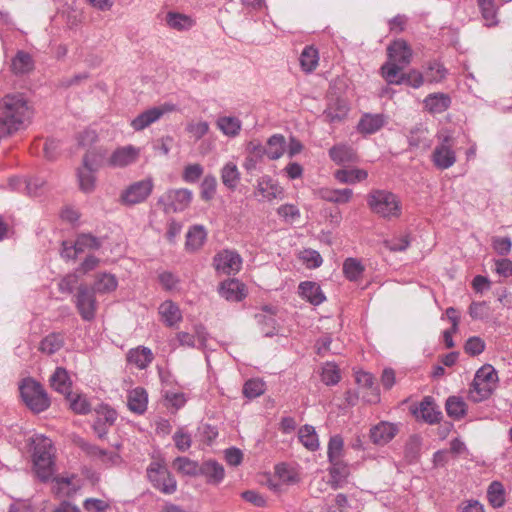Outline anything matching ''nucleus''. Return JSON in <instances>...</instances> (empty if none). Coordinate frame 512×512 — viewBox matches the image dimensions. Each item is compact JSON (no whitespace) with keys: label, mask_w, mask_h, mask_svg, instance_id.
<instances>
[{"label":"nucleus","mask_w":512,"mask_h":512,"mask_svg":"<svg viewBox=\"0 0 512 512\" xmlns=\"http://www.w3.org/2000/svg\"><path fill=\"white\" fill-rule=\"evenodd\" d=\"M33 115L26 99L21 94H9L0 101V130L5 134L24 129Z\"/></svg>","instance_id":"obj_1"},{"label":"nucleus","mask_w":512,"mask_h":512,"mask_svg":"<svg viewBox=\"0 0 512 512\" xmlns=\"http://www.w3.org/2000/svg\"><path fill=\"white\" fill-rule=\"evenodd\" d=\"M388 61L381 67V74L389 84H401L404 76L399 74L411 62L412 50L402 39L395 40L388 48Z\"/></svg>","instance_id":"obj_2"},{"label":"nucleus","mask_w":512,"mask_h":512,"mask_svg":"<svg viewBox=\"0 0 512 512\" xmlns=\"http://www.w3.org/2000/svg\"><path fill=\"white\" fill-rule=\"evenodd\" d=\"M33 446L32 460L37 477L42 481H49L55 473L54 447L52 441L37 435L31 439Z\"/></svg>","instance_id":"obj_3"},{"label":"nucleus","mask_w":512,"mask_h":512,"mask_svg":"<svg viewBox=\"0 0 512 512\" xmlns=\"http://www.w3.org/2000/svg\"><path fill=\"white\" fill-rule=\"evenodd\" d=\"M367 203L372 212L388 220L398 218L402 212L400 199L388 190L374 189L370 191L367 195Z\"/></svg>","instance_id":"obj_4"},{"label":"nucleus","mask_w":512,"mask_h":512,"mask_svg":"<svg viewBox=\"0 0 512 512\" xmlns=\"http://www.w3.org/2000/svg\"><path fill=\"white\" fill-rule=\"evenodd\" d=\"M21 397L27 407L35 413L45 411L50 399L43 386L32 378H25L19 386Z\"/></svg>","instance_id":"obj_5"},{"label":"nucleus","mask_w":512,"mask_h":512,"mask_svg":"<svg viewBox=\"0 0 512 512\" xmlns=\"http://www.w3.org/2000/svg\"><path fill=\"white\" fill-rule=\"evenodd\" d=\"M498 375L495 369L486 364L482 366L475 374L471 384L470 396L475 402L487 399L496 387Z\"/></svg>","instance_id":"obj_6"},{"label":"nucleus","mask_w":512,"mask_h":512,"mask_svg":"<svg viewBox=\"0 0 512 512\" xmlns=\"http://www.w3.org/2000/svg\"><path fill=\"white\" fill-rule=\"evenodd\" d=\"M102 156L89 151L83 158V164L77 171L79 188L85 193H91L96 187L95 172L100 167Z\"/></svg>","instance_id":"obj_7"},{"label":"nucleus","mask_w":512,"mask_h":512,"mask_svg":"<svg viewBox=\"0 0 512 512\" xmlns=\"http://www.w3.org/2000/svg\"><path fill=\"white\" fill-rule=\"evenodd\" d=\"M96 292L87 284H80L74 295V304L84 321H93L97 314L98 302Z\"/></svg>","instance_id":"obj_8"},{"label":"nucleus","mask_w":512,"mask_h":512,"mask_svg":"<svg viewBox=\"0 0 512 512\" xmlns=\"http://www.w3.org/2000/svg\"><path fill=\"white\" fill-rule=\"evenodd\" d=\"M154 182L151 177L133 182L121 193L120 199L125 205H135L144 202L152 193Z\"/></svg>","instance_id":"obj_9"},{"label":"nucleus","mask_w":512,"mask_h":512,"mask_svg":"<svg viewBox=\"0 0 512 512\" xmlns=\"http://www.w3.org/2000/svg\"><path fill=\"white\" fill-rule=\"evenodd\" d=\"M147 476L153 486L161 492L172 494L176 491V481L164 465L152 462L147 468Z\"/></svg>","instance_id":"obj_10"},{"label":"nucleus","mask_w":512,"mask_h":512,"mask_svg":"<svg viewBox=\"0 0 512 512\" xmlns=\"http://www.w3.org/2000/svg\"><path fill=\"white\" fill-rule=\"evenodd\" d=\"M193 193L186 188L170 189L160 199L166 213L181 212L189 207Z\"/></svg>","instance_id":"obj_11"},{"label":"nucleus","mask_w":512,"mask_h":512,"mask_svg":"<svg viewBox=\"0 0 512 512\" xmlns=\"http://www.w3.org/2000/svg\"><path fill=\"white\" fill-rule=\"evenodd\" d=\"M72 442L92 460H100L103 463L109 464H116L120 460V455L118 453L101 449L97 445L90 443L79 435H73Z\"/></svg>","instance_id":"obj_12"},{"label":"nucleus","mask_w":512,"mask_h":512,"mask_svg":"<svg viewBox=\"0 0 512 512\" xmlns=\"http://www.w3.org/2000/svg\"><path fill=\"white\" fill-rule=\"evenodd\" d=\"M174 110L175 106L173 104L167 103L160 106L149 108L140 113L134 119H132L130 122V126L133 128L134 131H142L150 125H152L153 123L159 121L161 117L166 113L172 112Z\"/></svg>","instance_id":"obj_13"},{"label":"nucleus","mask_w":512,"mask_h":512,"mask_svg":"<svg viewBox=\"0 0 512 512\" xmlns=\"http://www.w3.org/2000/svg\"><path fill=\"white\" fill-rule=\"evenodd\" d=\"M453 146V139L449 135L444 136L441 142L436 145L432 154V161L438 169L445 170L455 164L456 154Z\"/></svg>","instance_id":"obj_14"},{"label":"nucleus","mask_w":512,"mask_h":512,"mask_svg":"<svg viewBox=\"0 0 512 512\" xmlns=\"http://www.w3.org/2000/svg\"><path fill=\"white\" fill-rule=\"evenodd\" d=\"M242 259L240 255L231 250L217 253L213 259V266L218 273L231 275L240 271Z\"/></svg>","instance_id":"obj_15"},{"label":"nucleus","mask_w":512,"mask_h":512,"mask_svg":"<svg viewBox=\"0 0 512 512\" xmlns=\"http://www.w3.org/2000/svg\"><path fill=\"white\" fill-rule=\"evenodd\" d=\"M141 153V149L133 145L117 148L109 157L107 164L113 168H124L135 163Z\"/></svg>","instance_id":"obj_16"},{"label":"nucleus","mask_w":512,"mask_h":512,"mask_svg":"<svg viewBox=\"0 0 512 512\" xmlns=\"http://www.w3.org/2000/svg\"><path fill=\"white\" fill-rule=\"evenodd\" d=\"M398 433L396 424L381 421L370 429V439L376 445H385L390 442Z\"/></svg>","instance_id":"obj_17"},{"label":"nucleus","mask_w":512,"mask_h":512,"mask_svg":"<svg viewBox=\"0 0 512 512\" xmlns=\"http://www.w3.org/2000/svg\"><path fill=\"white\" fill-rule=\"evenodd\" d=\"M282 193L281 187L269 176L265 175L257 181L255 196L260 201H270Z\"/></svg>","instance_id":"obj_18"},{"label":"nucleus","mask_w":512,"mask_h":512,"mask_svg":"<svg viewBox=\"0 0 512 512\" xmlns=\"http://www.w3.org/2000/svg\"><path fill=\"white\" fill-rule=\"evenodd\" d=\"M266 156V149L259 140H251L246 146V157L243 167L247 171L256 169Z\"/></svg>","instance_id":"obj_19"},{"label":"nucleus","mask_w":512,"mask_h":512,"mask_svg":"<svg viewBox=\"0 0 512 512\" xmlns=\"http://www.w3.org/2000/svg\"><path fill=\"white\" fill-rule=\"evenodd\" d=\"M198 475L204 476L208 484L218 485L224 479L225 470L222 464L210 459L201 463Z\"/></svg>","instance_id":"obj_20"},{"label":"nucleus","mask_w":512,"mask_h":512,"mask_svg":"<svg viewBox=\"0 0 512 512\" xmlns=\"http://www.w3.org/2000/svg\"><path fill=\"white\" fill-rule=\"evenodd\" d=\"M45 181L42 178L34 177L30 179H22L14 177L9 180V186L14 190H25L29 196L40 195Z\"/></svg>","instance_id":"obj_21"},{"label":"nucleus","mask_w":512,"mask_h":512,"mask_svg":"<svg viewBox=\"0 0 512 512\" xmlns=\"http://www.w3.org/2000/svg\"><path fill=\"white\" fill-rule=\"evenodd\" d=\"M148 394L142 387H136L129 391L127 405L130 411L136 414H143L147 409Z\"/></svg>","instance_id":"obj_22"},{"label":"nucleus","mask_w":512,"mask_h":512,"mask_svg":"<svg viewBox=\"0 0 512 512\" xmlns=\"http://www.w3.org/2000/svg\"><path fill=\"white\" fill-rule=\"evenodd\" d=\"M244 284L236 279L221 283L219 293L228 301H241L245 297Z\"/></svg>","instance_id":"obj_23"},{"label":"nucleus","mask_w":512,"mask_h":512,"mask_svg":"<svg viewBox=\"0 0 512 512\" xmlns=\"http://www.w3.org/2000/svg\"><path fill=\"white\" fill-rule=\"evenodd\" d=\"M330 463L331 467L329 469V474L331 476V480L329 481V484L334 490H336L342 487L343 483L350 475V469L349 466L342 460Z\"/></svg>","instance_id":"obj_24"},{"label":"nucleus","mask_w":512,"mask_h":512,"mask_svg":"<svg viewBox=\"0 0 512 512\" xmlns=\"http://www.w3.org/2000/svg\"><path fill=\"white\" fill-rule=\"evenodd\" d=\"M451 104V99L447 94L444 93H433L429 94L424 99L425 108L433 114L443 113L446 111Z\"/></svg>","instance_id":"obj_25"},{"label":"nucleus","mask_w":512,"mask_h":512,"mask_svg":"<svg viewBox=\"0 0 512 512\" xmlns=\"http://www.w3.org/2000/svg\"><path fill=\"white\" fill-rule=\"evenodd\" d=\"M385 123L381 114H365L361 117L357 130L362 134H373L380 130Z\"/></svg>","instance_id":"obj_26"},{"label":"nucleus","mask_w":512,"mask_h":512,"mask_svg":"<svg viewBox=\"0 0 512 512\" xmlns=\"http://www.w3.org/2000/svg\"><path fill=\"white\" fill-rule=\"evenodd\" d=\"M419 412L421 418L429 424L439 422L442 417L441 411L438 410L434 399L431 396H426L421 401L419 405Z\"/></svg>","instance_id":"obj_27"},{"label":"nucleus","mask_w":512,"mask_h":512,"mask_svg":"<svg viewBox=\"0 0 512 512\" xmlns=\"http://www.w3.org/2000/svg\"><path fill=\"white\" fill-rule=\"evenodd\" d=\"M216 126L225 136L234 138L240 134L242 122L235 116H221L217 119Z\"/></svg>","instance_id":"obj_28"},{"label":"nucleus","mask_w":512,"mask_h":512,"mask_svg":"<svg viewBox=\"0 0 512 512\" xmlns=\"http://www.w3.org/2000/svg\"><path fill=\"white\" fill-rule=\"evenodd\" d=\"M266 144V156L270 160H277L281 158L284 155L287 147L286 139L282 134H274L270 136Z\"/></svg>","instance_id":"obj_29"},{"label":"nucleus","mask_w":512,"mask_h":512,"mask_svg":"<svg viewBox=\"0 0 512 512\" xmlns=\"http://www.w3.org/2000/svg\"><path fill=\"white\" fill-rule=\"evenodd\" d=\"M50 385L57 392L70 395L72 383L67 370L63 367H57L55 372L50 377Z\"/></svg>","instance_id":"obj_30"},{"label":"nucleus","mask_w":512,"mask_h":512,"mask_svg":"<svg viewBox=\"0 0 512 512\" xmlns=\"http://www.w3.org/2000/svg\"><path fill=\"white\" fill-rule=\"evenodd\" d=\"M330 158L338 165L356 161V153L351 146L338 144L329 150Z\"/></svg>","instance_id":"obj_31"},{"label":"nucleus","mask_w":512,"mask_h":512,"mask_svg":"<svg viewBox=\"0 0 512 512\" xmlns=\"http://www.w3.org/2000/svg\"><path fill=\"white\" fill-rule=\"evenodd\" d=\"M118 281L115 275L110 273H99L96 275L93 286L94 292L99 294L111 293L116 290Z\"/></svg>","instance_id":"obj_32"},{"label":"nucleus","mask_w":512,"mask_h":512,"mask_svg":"<svg viewBox=\"0 0 512 512\" xmlns=\"http://www.w3.org/2000/svg\"><path fill=\"white\" fill-rule=\"evenodd\" d=\"M300 294L306 298L312 305H319L325 300V296L320 286L311 281H305L299 285Z\"/></svg>","instance_id":"obj_33"},{"label":"nucleus","mask_w":512,"mask_h":512,"mask_svg":"<svg viewBox=\"0 0 512 512\" xmlns=\"http://www.w3.org/2000/svg\"><path fill=\"white\" fill-rule=\"evenodd\" d=\"M64 346V336L59 332H52L44 337L39 344V351L52 355Z\"/></svg>","instance_id":"obj_34"},{"label":"nucleus","mask_w":512,"mask_h":512,"mask_svg":"<svg viewBox=\"0 0 512 512\" xmlns=\"http://www.w3.org/2000/svg\"><path fill=\"white\" fill-rule=\"evenodd\" d=\"M153 360V354L149 348L139 347L131 349L127 354V361L136 365L139 369L146 368Z\"/></svg>","instance_id":"obj_35"},{"label":"nucleus","mask_w":512,"mask_h":512,"mask_svg":"<svg viewBox=\"0 0 512 512\" xmlns=\"http://www.w3.org/2000/svg\"><path fill=\"white\" fill-rule=\"evenodd\" d=\"M207 237L203 226H191L186 233L185 247L189 251H195L202 247Z\"/></svg>","instance_id":"obj_36"},{"label":"nucleus","mask_w":512,"mask_h":512,"mask_svg":"<svg viewBox=\"0 0 512 512\" xmlns=\"http://www.w3.org/2000/svg\"><path fill=\"white\" fill-rule=\"evenodd\" d=\"M318 195L321 199L334 203H347L352 198V189H329L322 188L318 191Z\"/></svg>","instance_id":"obj_37"},{"label":"nucleus","mask_w":512,"mask_h":512,"mask_svg":"<svg viewBox=\"0 0 512 512\" xmlns=\"http://www.w3.org/2000/svg\"><path fill=\"white\" fill-rule=\"evenodd\" d=\"M34 68V61L30 54L25 51H18L12 59L11 69L17 75L29 73Z\"/></svg>","instance_id":"obj_38"},{"label":"nucleus","mask_w":512,"mask_h":512,"mask_svg":"<svg viewBox=\"0 0 512 512\" xmlns=\"http://www.w3.org/2000/svg\"><path fill=\"white\" fill-rule=\"evenodd\" d=\"M221 181L229 189L236 188L240 181V172L236 163L229 161L221 169Z\"/></svg>","instance_id":"obj_39"},{"label":"nucleus","mask_w":512,"mask_h":512,"mask_svg":"<svg viewBox=\"0 0 512 512\" xmlns=\"http://www.w3.org/2000/svg\"><path fill=\"white\" fill-rule=\"evenodd\" d=\"M447 415L459 420L466 415L467 405L461 397L450 396L445 404Z\"/></svg>","instance_id":"obj_40"},{"label":"nucleus","mask_w":512,"mask_h":512,"mask_svg":"<svg viewBox=\"0 0 512 512\" xmlns=\"http://www.w3.org/2000/svg\"><path fill=\"white\" fill-rule=\"evenodd\" d=\"M335 178L341 183L354 184L361 182L368 177V173L363 169H341L334 174Z\"/></svg>","instance_id":"obj_41"},{"label":"nucleus","mask_w":512,"mask_h":512,"mask_svg":"<svg viewBox=\"0 0 512 512\" xmlns=\"http://www.w3.org/2000/svg\"><path fill=\"white\" fill-rule=\"evenodd\" d=\"M159 313L168 326H173L182 319L178 306L172 301H165L159 307Z\"/></svg>","instance_id":"obj_42"},{"label":"nucleus","mask_w":512,"mask_h":512,"mask_svg":"<svg viewBox=\"0 0 512 512\" xmlns=\"http://www.w3.org/2000/svg\"><path fill=\"white\" fill-rule=\"evenodd\" d=\"M166 22L170 28L179 31L190 29L195 24L192 17L177 12L167 13Z\"/></svg>","instance_id":"obj_43"},{"label":"nucleus","mask_w":512,"mask_h":512,"mask_svg":"<svg viewBox=\"0 0 512 512\" xmlns=\"http://www.w3.org/2000/svg\"><path fill=\"white\" fill-rule=\"evenodd\" d=\"M102 240L103 238L95 237L91 234H80L74 243L75 253H82L86 249L97 250L101 247Z\"/></svg>","instance_id":"obj_44"},{"label":"nucleus","mask_w":512,"mask_h":512,"mask_svg":"<svg viewBox=\"0 0 512 512\" xmlns=\"http://www.w3.org/2000/svg\"><path fill=\"white\" fill-rule=\"evenodd\" d=\"M318 61V51L314 47L307 46L303 49L300 55V65L303 71L312 72L316 69Z\"/></svg>","instance_id":"obj_45"},{"label":"nucleus","mask_w":512,"mask_h":512,"mask_svg":"<svg viewBox=\"0 0 512 512\" xmlns=\"http://www.w3.org/2000/svg\"><path fill=\"white\" fill-rule=\"evenodd\" d=\"M487 497L489 503L494 508L502 507L505 502V490L503 484L499 481H493L488 487Z\"/></svg>","instance_id":"obj_46"},{"label":"nucleus","mask_w":512,"mask_h":512,"mask_svg":"<svg viewBox=\"0 0 512 512\" xmlns=\"http://www.w3.org/2000/svg\"><path fill=\"white\" fill-rule=\"evenodd\" d=\"M300 442L309 450L315 451L319 447L318 437L313 426L304 425L299 430Z\"/></svg>","instance_id":"obj_47"},{"label":"nucleus","mask_w":512,"mask_h":512,"mask_svg":"<svg viewBox=\"0 0 512 512\" xmlns=\"http://www.w3.org/2000/svg\"><path fill=\"white\" fill-rule=\"evenodd\" d=\"M173 467L178 472L189 476H197L200 470V465L187 457H177L173 461Z\"/></svg>","instance_id":"obj_48"},{"label":"nucleus","mask_w":512,"mask_h":512,"mask_svg":"<svg viewBox=\"0 0 512 512\" xmlns=\"http://www.w3.org/2000/svg\"><path fill=\"white\" fill-rule=\"evenodd\" d=\"M363 271V265L355 258H347L343 263L344 275L350 281L357 280L362 275Z\"/></svg>","instance_id":"obj_49"},{"label":"nucleus","mask_w":512,"mask_h":512,"mask_svg":"<svg viewBox=\"0 0 512 512\" xmlns=\"http://www.w3.org/2000/svg\"><path fill=\"white\" fill-rule=\"evenodd\" d=\"M217 191L216 177L209 174L204 177L200 185V195L204 201H211Z\"/></svg>","instance_id":"obj_50"},{"label":"nucleus","mask_w":512,"mask_h":512,"mask_svg":"<svg viewBox=\"0 0 512 512\" xmlns=\"http://www.w3.org/2000/svg\"><path fill=\"white\" fill-rule=\"evenodd\" d=\"M344 441L340 435H335L330 438L328 443V459L329 462L342 460Z\"/></svg>","instance_id":"obj_51"},{"label":"nucleus","mask_w":512,"mask_h":512,"mask_svg":"<svg viewBox=\"0 0 512 512\" xmlns=\"http://www.w3.org/2000/svg\"><path fill=\"white\" fill-rule=\"evenodd\" d=\"M482 17L485 21V26H495L498 21L496 19V9L492 0H479Z\"/></svg>","instance_id":"obj_52"},{"label":"nucleus","mask_w":512,"mask_h":512,"mask_svg":"<svg viewBox=\"0 0 512 512\" xmlns=\"http://www.w3.org/2000/svg\"><path fill=\"white\" fill-rule=\"evenodd\" d=\"M341 379L340 371L334 363H326L322 368L321 380L326 385H335Z\"/></svg>","instance_id":"obj_53"},{"label":"nucleus","mask_w":512,"mask_h":512,"mask_svg":"<svg viewBox=\"0 0 512 512\" xmlns=\"http://www.w3.org/2000/svg\"><path fill=\"white\" fill-rule=\"evenodd\" d=\"M209 129V123L206 121H193L188 123L186 126V131L195 141L203 138L209 132Z\"/></svg>","instance_id":"obj_54"},{"label":"nucleus","mask_w":512,"mask_h":512,"mask_svg":"<svg viewBox=\"0 0 512 512\" xmlns=\"http://www.w3.org/2000/svg\"><path fill=\"white\" fill-rule=\"evenodd\" d=\"M265 391V384L260 380H248L243 386V394L246 398L253 399L262 395Z\"/></svg>","instance_id":"obj_55"},{"label":"nucleus","mask_w":512,"mask_h":512,"mask_svg":"<svg viewBox=\"0 0 512 512\" xmlns=\"http://www.w3.org/2000/svg\"><path fill=\"white\" fill-rule=\"evenodd\" d=\"M445 76L446 69L438 62L430 63L425 73V79L430 83L440 82L445 78Z\"/></svg>","instance_id":"obj_56"},{"label":"nucleus","mask_w":512,"mask_h":512,"mask_svg":"<svg viewBox=\"0 0 512 512\" xmlns=\"http://www.w3.org/2000/svg\"><path fill=\"white\" fill-rule=\"evenodd\" d=\"M299 258L306 264L310 269L318 268L321 266L323 259L321 255L312 249H305L300 253Z\"/></svg>","instance_id":"obj_57"},{"label":"nucleus","mask_w":512,"mask_h":512,"mask_svg":"<svg viewBox=\"0 0 512 512\" xmlns=\"http://www.w3.org/2000/svg\"><path fill=\"white\" fill-rule=\"evenodd\" d=\"M203 172L204 168L202 165L198 163L189 164L184 168L182 177L187 183H195L202 176Z\"/></svg>","instance_id":"obj_58"},{"label":"nucleus","mask_w":512,"mask_h":512,"mask_svg":"<svg viewBox=\"0 0 512 512\" xmlns=\"http://www.w3.org/2000/svg\"><path fill=\"white\" fill-rule=\"evenodd\" d=\"M173 441L176 448L181 451H187L192 445L191 435L186 433L183 428H179L173 435Z\"/></svg>","instance_id":"obj_59"},{"label":"nucleus","mask_w":512,"mask_h":512,"mask_svg":"<svg viewBox=\"0 0 512 512\" xmlns=\"http://www.w3.org/2000/svg\"><path fill=\"white\" fill-rule=\"evenodd\" d=\"M485 343L480 337H470L465 345L464 350L470 356H476L484 351Z\"/></svg>","instance_id":"obj_60"},{"label":"nucleus","mask_w":512,"mask_h":512,"mask_svg":"<svg viewBox=\"0 0 512 512\" xmlns=\"http://www.w3.org/2000/svg\"><path fill=\"white\" fill-rule=\"evenodd\" d=\"M278 214L282 217V219L286 222H294L297 221L300 217L299 209L291 204L282 205L278 208Z\"/></svg>","instance_id":"obj_61"},{"label":"nucleus","mask_w":512,"mask_h":512,"mask_svg":"<svg viewBox=\"0 0 512 512\" xmlns=\"http://www.w3.org/2000/svg\"><path fill=\"white\" fill-rule=\"evenodd\" d=\"M84 509L87 512H106L109 504L101 499L88 498L84 501Z\"/></svg>","instance_id":"obj_62"},{"label":"nucleus","mask_w":512,"mask_h":512,"mask_svg":"<svg viewBox=\"0 0 512 512\" xmlns=\"http://www.w3.org/2000/svg\"><path fill=\"white\" fill-rule=\"evenodd\" d=\"M275 473L284 483H295L297 481L296 474L290 471L284 463L276 465Z\"/></svg>","instance_id":"obj_63"},{"label":"nucleus","mask_w":512,"mask_h":512,"mask_svg":"<svg viewBox=\"0 0 512 512\" xmlns=\"http://www.w3.org/2000/svg\"><path fill=\"white\" fill-rule=\"evenodd\" d=\"M384 245L390 251H404L409 246L408 235L401 236L400 238L385 240Z\"/></svg>","instance_id":"obj_64"}]
</instances>
